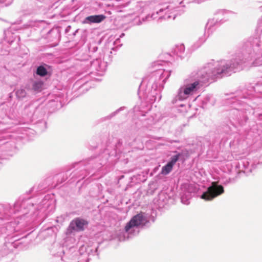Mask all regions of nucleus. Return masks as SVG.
Listing matches in <instances>:
<instances>
[{
    "label": "nucleus",
    "instance_id": "f257e3e1",
    "mask_svg": "<svg viewBox=\"0 0 262 262\" xmlns=\"http://www.w3.org/2000/svg\"><path fill=\"white\" fill-rule=\"evenodd\" d=\"M242 52L230 60H212L200 69L191 72L177 90L171 103L176 104L178 101L186 100L210 80L230 76L241 70L249 58L254 59L255 66L262 65V41L259 37L250 38L243 44Z\"/></svg>",
    "mask_w": 262,
    "mask_h": 262
},
{
    "label": "nucleus",
    "instance_id": "f03ea898",
    "mask_svg": "<svg viewBox=\"0 0 262 262\" xmlns=\"http://www.w3.org/2000/svg\"><path fill=\"white\" fill-rule=\"evenodd\" d=\"M170 74L171 71L169 70L158 69L153 72L150 76L143 79L140 85L146 84L147 88H151V91L147 96L148 97H150L149 99L150 103L159 102L161 99V91Z\"/></svg>",
    "mask_w": 262,
    "mask_h": 262
},
{
    "label": "nucleus",
    "instance_id": "7ed1b4c3",
    "mask_svg": "<svg viewBox=\"0 0 262 262\" xmlns=\"http://www.w3.org/2000/svg\"><path fill=\"white\" fill-rule=\"evenodd\" d=\"M184 12L183 10L177 9L172 5H169L165 8L160 9L156 13H152L151 16L148 15L143 18V21L148 20L149 18L157 19L159 22L163 20H173L178 15H181Z\"/></svg>",
    "mask_w": 262,
    "mask_h": 262
},
{
    "label": "nucleus",
    "instance_id": "20e7f679",
    "mask_svg": "<svg viewBox=\"0 0 262 262\" xmlns=\"http://www.w3.org/2000/svg\"><path fill=\"white\" fill-rule=\"evenodd\" d=\"M219 14L220 13L215 14V16L213 18L208 20L205 27V34L204 36L200 37L198 40V46H200L205 42L206 39V34L209 36L210 34H212L217 28L224 23L223 19H220L218 17Z\"/></svg>",
    "mask_w": 262,
    "mask_h": 262
},
{
    "label": "nucleus",
    "instance_id": "39448f33",
    "mask_svg": "<svg viewBox=\"0 0 262 262\" xmlns=\"http://www.w3.org/2000/svg\"><path fill=\"white\" fill-rule=\"evenodd\" d=\"M224 192V187L222 185H217L216 182H213L208 188L207 191L203 193L201 198L206 201H210Z\"/></svg>",
    "mask_w": 262,
    "mask_h": 262
},
{
    "label": "nucleus",
    "instance_id": "423d86ee",
    "mask_svg": "<svg viewBox=\"0 0 262 262\" xmlns=\"http://www.w3.org/2000/svg\"><path fill=\"white\" fill-rule=\"evenodd\" d=\"M145 220V218L142 212L134 216L125 226L124 230L125 232H127L131 228L138 227L143 225Z\"/></svg>",
    "mask_w": 262,
    "mask_h": 262
},
{
    "label": "nucleus",
    "instance_id": "0eeeda50",
    "mask_svg": "<svg viewBox=\"0 0 262 262\" xmlns=\"http://www.w3.org/2000/svg\"><path fill=\"white\" fill-rule=\"evenodd\" d=\"M87 221L79 217L73 220L70 223L69 228L72 231H82L84 230V227L88 225Z\"/></svg>",
    "mask_w": 262,
    "mask_h": 262
},
{
    "label": "nucleus",
    "instance_id": "6e6552de",
    "mask_svg": "<svg viewBox=\"0 0 262 262\" xmlns=\"http://www.w3.org/2000/svg\"><path fill=\"white\" fill-rule=\"evenodd\" d=\"M43 106L40 105L38 101L31 102L25 107V111L28 116H33L37 114L38 111L42 110Z\"/></svg>",
    "mask_w": 262,
    "mask_h": 262
},
{
    "label": "nucleus",
    "instance_id": "1a4fd4ad",
    "mask_svg": "<svg viewBox=\"0 0 262 262\" xmlns=\"http://www.w3.org/2000/svg\"><path fill=\"white\" fill-rule=\"evenodd\" d=\"M188 145L195 146L196 147H209L210 143L205 138L200 137L192 141H190Z\"/></svg>",
    "mask_w": 262,
    "mask_h": 262
},
{
    "label": "nucleus",
    "instance_id": "9d476101",
    "mask_svg": "<svg viewBox=\"0 0 262 262\" xmlns=\"http://www.w3.org/2000/svg\"><path fill=\"white\" fill-rule=\"evenodd\" d=\"M91 68L99 72H103L106 70V64L104 61H102L100 58H96L92 61H90Z\"/></svg>",
    "mask_w": 262,
    "mask_h": 262
},
{
    "label": "nucleus",
    "instance_id": "9b49d317",
    "mask_svg": "<svg viewBox=\"0 0 262 262\" xmlns=\"http://www.w3.org/2000/svg\"><path fill=\"white\" fill-rule=\"evenodd\" d=\"M179 157V155L173 156L170 161L162 167L161 173L163 175H167L172 170L173 165L178 160Z\"/></svg>",
    "mask_w": 262,
    "mask_h": 262
},
{
    "label": "nucleus",
    "instance_id": "f8f14e48",
    "mask_svg": "<svg viewBox=\"0 0 262 262\" xmlns=\"http://www.w3.org/2000/svg\"><path fill=\"white\" fill-rule=\"evenodd\" d=\"M106 18V16L103 14L91 15L86 17L84 23L86 24L100 23Z\"/></svg>",
    "mask_w": 262,
    "mask_h": 262
},
{
    "label": "nucleus",
    "instance_id": "ddd939ff",
    "mask_svg": "<svg viewBox=\"0 0 262 262\" xmlns=\"http://www.w3.org/2000/svg\"><path fill=\"white\" fill-rule=\"evenodd\" d=\"M185 46L183 44L177 45L172 49L174 54L179 57H182L185 51Z\"/></svg>",
    "mask_w": 262,
    "mask_h": 262
},
{
    "label": "nucleus",
    "instance_id": "4468645a",
    "mask_svg": "<svg viewBox=\"0 0 262 262\" xmlns=\"http://www.w3.org/2000/svg\"><path fill=\"white\" fill-rule=\"evenodd\" d=\"M43 83L41 81H34L32 83V89L36 92H40L42 90Z\"/></svg>",
    "mask_w": 262,
    "mask_h": 262
},
{
    "label": "nucleus",
    "instance_id": "2eb2a0df",
    "mask_svg": "<svg viewBox=\"0 0 262 262\" xmlns=\"http://www.w3.org/2000/svg\"><path fill=\"white\" fill-rule=\"evenodd\" d=\"M37 75L43 77L47 75L48 71L45 66H39L37 67L36 72Z\"/></svg>",
    "mask_w": 262,
    "mask_h": 262
},
{
    "label": "nucleus",
    "instance_id": "dca6fc26",
    "mask_svg": "<svg viewBox=\"0 0 262 262\" xmlns=\"http://www.w3.org/2000/svg\"><path fill=\"white\" fill-rule=\"evenodd\" d=\"M16 96L19 99L24 98L26 97L27 93L25 90L23 88L18 89L16 91Z\"/></svg>",
    "mask_w": 262,
    "mask_h": 262
},
{
    "label": "nucleus",
    "instance_id": "f3484780",
    "mask_svg": "<svg viewBox=\"0 0 262 262\" xmlns=\"http://www.w3.org/2000/svg\"><path fill=\"white\" fill-rule=\"evenodd\" d=\"M159 140H160V142L158 144V145L159 146H169V144L172 142V141L165 138H160Z\"/></svg>",
    "mask_w": 262,
    "mask_h": 262
},
{
    "label": "nucleus",
    "instance_id": "a211bd4d",
    "mask_svg": "<svg viewBox=\"0 0 262 262\" xmlns=\"http://www.w3.org/2000/svg\"><path fill=\"white\" fill-rule=\"evenodd\" d=\"M125 108V107L124 106H122V107H121L120 108H119L118 109H117V110H116L115 112L112 113L111 114H110L109 115H108L106 118L107 119H111L112 118L114 117V116H115L117 114H118L120 112L123 111L124 109Z\"/></svg>",
    "mask_w": 262,
    "mask_h": 262
},
{
    "label": "nucleus",
    "instance_id": "6ab92c4d",
    "mask_svg": "<svg viewBox=\"0 0 262 262\" xmlns=\"http://www.w3.org/2000/svg\"><path fill=\"white\" fill-rule=\"evenodd\" d=\"M193 0H179V6H177V9L184 10V3H189L191 2H192Z\"/></svg>",
    "mask_w": 262,
    "mask_h": 262
},
{
    "label": "nucleus",
    "instance_id": "aec40b11",
    "mask_svg": "<svg viewBox=\"0 0 262 262\" xmlns=\"http://www.w3.org/2000/svg\"><path fill=\"white\" fill-rule=\"evenodd\" d=\"M14 0H0V6L2 7H8L13 2Z\"/></svg>",
    "mask_w": 262,
    "mask_h": 262
},
{
    "label": "nucleus",
    "instance_id": "412c9836",
    "mask_svg": "<svg viewBox=\"0 0 262 262\" xmlns=\"http://www.w3.org/2000/svg\"><path fill=\"white\" fill-rule=\"evenodd\" d=\"M155 124V121L152 118H148L144 123V125L148 127Z\"/></svg>",
    "mask_w": 262,
    "mask_h": 262
},
{
    "label": "nucleus",
    "instance_id": "4be33fe9",
    "mask_svg": "<svg viewBox=\"0 0 262 262\" xmlns=\"http://www.w3.org/2000/svg\"><path fill=\"white\" fill-rule=\"evenodd\" d=\"M24 131L25 132V134L27 135L28 133H31L33 130L30 129H27L24 130Z\"/></svg>",
    "mask_w": 262,
    "mask_h": 262
},
{
    "label": "nucleus",
    "instance_id": "5701e85b",
    "mask_svg": "<svg viewBox=\"0 0 262 262\" xmlns=\"http://www.w3.org/2000/svg\"><path fill=\"white\" fill-rule=\"evenodd\" d=\"M58 103V101L56 100H51L50 101V103H51V104H52V103ZM56 105L58 106V104H56Z\"/></svg>",
    "mask_w": 262,
    "mask_h": 262
},
{
    "label": "nucleus",
    "instance_id": "b1692460",
    "mask_svg": "<svg viewBox=\"0 0 262 262\" xmlns=\"http://www.w3.org/2000/svg\"><path fill=\"white\" fill-rule=\"evenodd\" d=\"M97 49H98L97 47H94L92 48V50L93 52H95L97 51Z\"/></svg>",
    "mask_w": 262,
    "mask_h": 262
},
{
    "label": "nucleus",
    "instance_id": "393cba45",
    "mask_svg": "<svg viewBox=\"0 0 262 262\" xmlns=\"http://www.w3.org/2000/svg\"><path fill=\"white\" fill-rule=\"evenodd\" d=\"M124 35H125L124 33H121V34L120 35V37L122 38V37H123Z\"/></svg>",
    "mask_w": 262,
    "mask_h": 262
},
{
    "label": "nucleus",
    "instance_id": "a878e982",
    "mask_svg": "<svg viewBox=\"0 0 262 262\" xmlns=\"http://www.w3.org/2000/svg\"><path fill=\"white\" fill-rule=\"evenodd\" d=\"M85 64H84L85 66H88L89 65V64L88 63V61H85Z\"/></svg>",
    "mask_w": 262,
    "mask_h": 262
},
{
    "label": "nucleus",
    "instance_id": "bb28decb",
    "mask_svg": "<svg viewBox=\"0 0 262 262\" xmlns=\"http://www.w3.org/2000/svg\"><path fill=\"white\" fill-rule=\"evenodd\" d=\"M91 74H92V72H90L89 75V76H90V75H91Z\"/></svg>",
    "mask_w": 262,
    "mask_h": 262
},
{
    "label": "nucleus",
    "instance_id": "cd10ccee",
    "mask_svg": "<svg viewBox=\"0 0 262 262\" xmlns=\"http://www.w3.org/2000/svg\"><path fill=\"white\" fill-rule=\"evenodd\" d=\"M223 12H224V11H221V13H223Z\"/></svg>",
    "mask_w": 262,
    "mask_h": 262
}]
</instances>
